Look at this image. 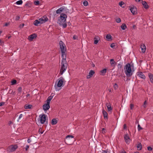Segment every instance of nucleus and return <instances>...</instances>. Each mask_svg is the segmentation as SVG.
Returning <instances> with one entry per match:
<instances>
[{"label": "nucleus", "instance_id": "nucleus-56", "mask_svg": "<svg viewBox=\"0 0 153 153\" xmlns=\"http://www.w3.org/2000/svg\"><path fill=\"white\" fill-rule=\"evenodd\" d=\"M127 128L126 125V124H124L123 126V128L124 129H126Z\"/></svg>", "mask_w": 153, "mask_h": 153}, {"label": "nucleus", "instance_id": "nucleus-45", "mask_svg": "<svg viewBox=\"0 0 153 153\" xmlns=\"http://www.w3.org/2000/svg\"><path fill=\"white\" fill-rule=\"evenodd\" d=\"M130 109H133L134 107V105L133 104H131L130 105Z\"/></svg>", "mask_w": 153, "mask_h": 153}, {"label": "nucleus", "instance_id": "nucleus-26", "mask_svg": "<svg viewBox=\"0 0 153 153\" xmlns=\"http://www.w3.org/2000/svg\"><path fill=\"white\" fill-rule=\"evenodd\" d=\"M39 24H40V23H39V20H35V21H34V24L36 25V26H37Z\"/></svg>", "mask_w": 153, "mask_h": 153}, {"label": "nucleus", "instance_id": "nucleus-31", "mask_svg": "<svg viewBox=\"0 0 153 153\" xmlns=\"http://www.w3.org/2000/svg\"><path fill=\"white\" fill-rule=\"evenodd\" d=\"M110 61V64L111 65L114 64L115 63V62L114 61L113 59H111Z\"/></svg>", "mask_w": 153, "mask_h": 153}, {"label": "nucleus", "instance_id": "nucleus-38", "mask_svg": "<svg viewBox=\"0 0 153 153\" xmlns=\"http://www.w3.org/2000/svg\"><path fill=\"white\" fill-rule=\"evenodd\" d=\"M44 131H42V129L41 128H40L39 130V133L42 134L43 133Z\"/></svg>", "mask_w": 153, "mask_h": 153}, {"label": "nucleus", "instance_id": "nucleus-44", "mask_svg": "<svg viewBox=\"0 0 153 153\" xmlns=\"http://www.w3.org/2000/svg\"><path fill=\"white\" fill-rule=\"evenodd\" d=\"M121 20L120 18H118L116 19V21L117 23H120Z\"/></svg>", "mask_w": 153, "mask_h": 153}, {"label": "nucleus", "instance_id": "nucleus-10", "mask_svg": "<svg viewBox=\"0 0 153 153\" xmlns=\"http://www.w3.org/2000/svg\"><path fill=\"white\" fill-rule=\"evenodd\" d=\"M43 109L45 111H47L50 108V103L46 102V103L45 104L42 106Z\"/></svg>", "mask_w": 153, "mask_h": 153}, {"label": "nucleus", "instance_id": "nucleus-32", "mask_svg": "<svg viewBox=\"0 0 153 153\" xmlns=\"http://www.w3.org/2000/svg\"><path fill=\"white\" fill-rule=\"evenodd\" d=\"M137 148L138 149H139V150H140L142 149V146L141 143H139L138 144L137 146Z\"/></svg>", "mask_w": 153, "mask_h": 153}, {"label": "nucleus", "instance_id": "nucleus-62", "mask_svg": "<svg viewBox=\"0 0 153 153\" xmlns=\"http://www.w3.org/2000/svg\"><path fill=\"white\" fill-rule=\"evenodd\" d=\"M135 0L136 1L138 2H139L140 1V0Z\"/></svg>", "mask_w": 153, "mask_h": 153}, {"label": "nucleus", "instance_id": "nucleus-9", "mask_svg": "<svg viewBox=\"0 0 153 153\" xmlns=\"http://www.w3.org/2000/svg\"><path fill=\"white\" fill-rule=\"evenodd\" d=\"M124 138L126 143L127 144H129L130 142V139L128 134H125L124 136Z\"/></svg>", "mask_w": 153, "mask_h": 153}, {"label": "nucleus", "instance_id": "nucleus-48", "mask_svg": "<svg viewBox=\"0 0 153 153\" xmlns=\"http://www.w3.org/2000/svg\"><path fill=\"white\" fill-rule=\"evenodd\" d=\"M147 149L149 151H151L152 150V148L150 146H148L147 147Z\"/></svg>", "mask_w": 153, "mask_h": 153}, {"label": "nucleus", "instance_id": "nucleus-53", "mask_svg": "<svg viewBox=\"0 0 153 153\" xmlns=\"http://www.w3.org/2000/svg\"><path fill=\"white\" fill-rule=\"evenodd\" d=\"M4 104V102H0V106L3 105Z\"/></svg>", "mask_w": 153, "mask_h": 153}, {"label": "nucleus", "instance_id": "nucleus-13", "mask_svg": "<svg viewBox=\"0 0 153 153\" xmlns=\"http://www.w3.org/2000/svg\"><path fill=\"white\" fill-rule=\"evenodd\" d=\"M17 148V146L16 145H11L9 147V149L11 152L14 151Z\"/></svg>", "mask_w": 153, "mask_h": 153}, {"label": "nucleus", "instance_id": "nucleus-61", "mask_svg": "<svg viewBox=\"0 0 153 153\" xmlns=\"http://www.w3.org/2000/svg\"><path fill=\"white\" fill-rule=\"evenodd\" d=\"M30 96V94H27V95H26V97H29Z\"/></svg>", "mask_w": 153, "mask_h": 153}, {"label": "nucleus", "instance_id": "nucleus-4", "mask_svg": "<svg viewBox=\"0 0 153 153\" xmlns=\"http://www.w3.org/2000/svg\"><path fill=\"white\" fill-rule=\"evenodd\" d=\"M59 44L62 53V58H66V54L65 52H66V49L65 45L61 41L59 42Z\"/></svg>", "mask_w": 153, "mask_h": 153}, {"label": "nucleus", "instance_id": "nucleus-37", "mask_svg": "<svg viewBox=\"0 0 153 153\" xmlns=\"http://www.w3.org/2000/svg\"><path fill=\"white\" fill-rule=\"evenodd\" d=\"M146 105H147V102H146V100L144 101V102L143 105V106L144 108H146Z\"/></svg>", "mask_w": 153, "mask_h": 153}, {"label": "nucleus", "instance_id": "nucleus-49", "mask_svg": "<svg viewBox=\"0 0 153 153\" xmlns=\"http://www.w3.org/2000/svg\"><path fill=\"white\" fill-rule=\"evenodd\" d=\"M114 46L115 45L114 43H112L110 45V47L112 48H113Z\"/></svg>", "mask_w": 153, "mask_h": 153}, {"label": "nucleus", "instance_id": "nucleus-3", "mask_svg": "<svg viewBox=\"0 0 153 153\" xmlns=\"http://www.w3.org/2000/svg\"><path fill=\"white\" fill-rule=\"evenodd\" d=\"M61 68L59 74L62 75L67 69L68 64L66 60V58H62L61 63Z\"/></svg>", "mask_w": 153, "mask_h": 153}, {"label": "nucleus", "instance_id": "nucleus-58", "mask_svg": "<svg viewBox=\"0 0 153 153\" xmlns=\"http://www.w3.org/2000/svg\"><path fill=\"white\" fill-rule=\"evenodd\" d=\"M13 123L11 121H10L8 123V124L9 125H10L11 124H12Z\"/></svg>", "mask_w": 153, "mask_h": 153}, {"label": "nucleus", "instance_id": "nucleus-51", "mask_svg": "<svg viewBox=\"0 0 153 153\" xmlns=\"http://www.w3.org/2000/svg\"><path fill=\"white\" fill-rule=\"evenodd\" d=\"M29 148V146L28 145H27L26 146V147H25V150L26 151H27L28 149Z\"/></svg>", "mask_w": 153, "mask_h": 153}, {"label": "nucleus", "instance_id": "nucleus-55", "mask_svg": "<svg viewBox=\"0 0 153 153\" xmlns=\"http://www.w3.org/2000/svg\"><path fill=\"white\" fill-rule=\"evenodd\" d=\"M31 140L30 139H29L27 140V142L28 143H30V142H31Z\"/></svg>", "mask_w": 153, "mask_h": 153}, {"label": "nucleus", "instance_id": "nucleus-27", "mask_svg": "<svg viewBox=\"0 0 153 153\" xmlns=\"http://www.w3.org/2000/svg\"><path fill=\"white\" fill-rule=\"evenodd\" d=\"M107 71V70L106 69H104L100 71V73L102 74V75H104L106 73Z\"/></svg>", "mask_w": 153, "mask_h": 153}, {"label": "nucleus", "instance_id": "nucleus-41", "mask_svg": "<svg viewBox=\"0 0 153 153\" xmlns=\"http://www.w3.org/2000/svg\"><path fill=\"white\" fill-rule=\"evenodd\" d=\"M138 130L139 131L142 129V128L140 126L139 124H138L137 126Z\"/></svg>", "mask_w": 153, "mask_h": 153}, {"label": "nucleus", "instance_id": "nucleus-23", "mask_svg": "<svg viewBox=\"0 0 153 153\" xmlns=\"http://www.w3.org/2000/svg\"><path fill=\"white\" fill-rule=\"evenodd\" d=\"M53 96H51L49 97L48 99H47L46 102H48V103H50V102H51V101L53 98Z\"/></svg>", "mask_w": 153, "mask_h": 153}, {"label": "nucleus", "instance_id": "nucleus-17", "mask_svg": "<svg viewBox=\"0 0 153 153\" xmlns=\"http://www.w3.org/2000/svg\"><path fill=\"white\" fill-rule=\"evenodd\" d=\"M148 76L150 79V82L151 83H153V75L150 73L148 74Z\"/></svg>", "mask_w": 153, "mask_h": 153}, {"label": "nucleus", "instance_id": "nucleus-35", "mask_svg": "<svg viewBox=\"0 0 153 153\" xmlns=\"http://www.w3.org/2000/svg\"><path fill=\"white\" fill-rule=\"evenodd\" d=\"M34 4L36 5H39V1H35L34 2Z\"/></svg>", "mask_w": 153, "mask_h": 153}, {"label": "nucleus", "instance_id": "nucleus-28", "mask_svg": "<svg viewBox=\"0 0 153 153\" xmlns=\"http://www.w3.org/2000/svg\"><path fill=\"white\" fill-rule=\"evenodd\" d=\"M57 120L55 119H53L52 120L51 123L52 125H55L57 123Z\"/></svg>", "mask_w": 153, "mask_h": 153}, {"label": "nucleus", "instance_id": "nucleus-30", "mask_svg": "<svg viewBox=\"0 0 153 153\" xmlns=\"http://www.w3.org/2000/svg\"><path fill=\"white\" fill-rule=\"evenodd\" d=\"M23 1L22 0H20L16 2V4L17 5H21L22 4Z\"/></svg>", "mask_w": 153, "mask_h": 153}, {"label": "nucleus", "instance_id": "nucleus-19", "mask_svg": "<svg viewBox=\"0 0 153 153\" xmlns=\"http://www.w3.org/2000/svg\"><path fill=\"white\" fill-rule=\"evenodd\" d=\"M102 113L105 118L108 119V114L107 112L104 109L102 110Z\"/></svg>", "mask_w": 153, "mask_h": 153}, {"label": "nucleus", "instance_id": "nucleus-24", "mask_svg": "<svg viewBox=\"0 0 153 153\" xmlns=\"http://www.w3.org/2000/svg\"><path fill=\"white\" fill-rule=\"evenodd\" d=\"M32 105H31L26 104L25 106V108L26 109H29L31 108Z\"/></svg>", "mask_w": 153, "mask_h": 153}, {"label": "nucleus", "instance_id": "nucleus-52", "mask_svg": "<svg viewBox=\"0 0 153 153\" xmlns=\"http://www.w3.org/2000/svg\"><path fill=\"white\" fill-rule=\"evenodd\" d=\"M112 89V88H108V90L109 92H111V90Z\"/></svg>", "mask_w": 153, "mask_h": 153}, {"label": "nucleus", "instance_id": "nucleus-11", "mask_svg": "<svg viewBox=\"0 0 153 153\" xmlns=\"http://www.w3.org/2000/svg\"><path fill=\"white\" fill-rule=\"evenodd\" d=\"M94 73L95 72L94 71L92 70H90L89 73V74L87 76V79L90 78Z\"/></svg>", "mask_w": 153, "mask_h": 153}, {"label": "nucleus", "instance_id": "nucleus-14", "mask_svg": "<svg viewBox=\"0 0 153 153\" xmlns=\"http://www.w3.org/2000/svg\"><path fill=\"white\" fill-rule=\"evenodd\" d=\"M137 76L143 79H145L146 78L145 76L142 72H138Z\"/></svg>", "mask_w": 153, "mask_h": 153}, {"label": "nucleus", "instance_id": "nucleus-21", "mask_svg": "<svg viewBox=\"0 0 153 153\" xmlns=\"http://www.w3.org/2000/svg\"><path fill=\"white\" fill-rule=\"evenodd\" d=\"M64 10V8L62 7H60L59 9L56 10V13L57 14L60 13Z\"/></svg>", "mask_w": 153, "mask_h": 153}, {"label": "nucleus", "instance_id": "nucleus-15", "mask_svg": "<svg viewBox=\"0 0 153 153\" xmlns=\"http://www.w3.org/2000/svg\"><path fill=\"white\" fill-rule=\"evenodd\" d=\"M36 37V35L35 34H33L28 37V39L30 41L32 40L34 38Z\"/></svg>", "mask_w": 153, "mask_h": 153}, {"label": "nucleus", "instance_id": "nucleus-54", "mask_svg": "<svg viewBox=\"0 0 153 153\" xmlns=\"http://www.w3.org/2000/svg\"><path fill=\"white\" fill-rule=\"evenodd\" d=\"M24 26V24H23L22 25H20V28H22Z\"/></svg>", "mask_w": 153, "mask_h": 153}, {"label": "nucleus", "instance_id": "nucleus-36", "mask_svg": "<svg viewBox=\"0 0 153 153\" xmlns=\"http://www.w3.org/2000/svg\"><path fill=\"white\" fill-rule=\"evenodd\" d=\"M113 87L115 90L117 89L118 88V85L116 83H115Z\"/></svg>", "mask_w": 153, "mask_h": 153}, {"label": "nucleus", "instance_id": "nucleus-43", "mask_svg": "<svg viewBox=\"0 0 153 153\" xmlns=\"http://www.w3.org/2000/svg\"><path fill=\"white\" fill-rule=\"evenodd\" d=\"M122 65L121 64H118L117 65V67L118 68H121L122 67Z\"/></svg>", "mask_w": 153, "mask_h": 153}, {"label": "nucleus", "instance_id": "nucleus-64", "mask_svg": "<svg viewBox=\"0 0 153 153\" xmlns=\"http://www.w3.org/2000/svg\"><path fill=\"white\" fill-rule=\"evenodd\" d=\"M107 153H110L109 152H108L107 151Z\"/></svg>", "mask_w": 153, "mask_h": 153}, {"label": "nucleus", "instance_id": "nucleus-59", "mask_svg": "<svg viewBox=\"0 0 153 153\" xmlns=\"http://www.w3.org/2000/svg\"><path fill=\"white\" fill-rule=\"evenodd\" d=\"M121 153H127L126 151L124 150H123L121 152Z\"/></svg>", "mask_w": 153, "mask_h": 153}, {"label": "nucleus", "instance_id": "nucleus-18", "mask_svg": "<svg viewBox=\"0 0 153 153\" xmlns=\"http://www.w3.org/2000/svg\"><path fill=\"white\" fill-rule=\"evenodd\" d=\"M142 4L143 5V6L144 7V8H145L146 9H148L149 7L148 5L147 4V3L145 1H142Z\"/></svg>", "mask_w": 153, "mask_h": 153}, {"label": "nucleus", "instance_id": "nucleus-7", "mask_svg": "<svg viewBox=\"0 0 153 153\" xmlns=\"http://www.w3.org/2000/svg\"><path fill=\"white\" fill-rule=\"evenodd\" d=\"M129 9L131 13L133 15H135L137 13V9L135 6L131 5L129 7Z\"/></svg>", "mask_w": 153, "mask_h": 153}, {"label": "nucleus", "instance_id": "nucleus-34", "mask_svg": "<svg viewBox=\"0 0 153 153\" xmlns=\"http://www.w3.org/2000/svg\"><path fill=\"white\" fill-rule=\"evenodd\" d=\"M83 4L84 6H86L88 5V2L87 1H85L83 2Z\"/></svg>", "mask_w": 153, "mask_h": 153}, {"label": "nucleus", "instance_id": "nucleus-57", "mask_svg": "<svg viewBox=\"0 0 153 153\" xmlns=\"http://www.w3.org/2000/svg\"><path fill=\"white\" fill-rule=\"evenodd\" d=\"M9 24V23H6L5 24L4 26H7Z\"/></svg>", "mask_w": 153, "mask_h": 153}, {"label": "nucleus", "instance_id": "nucleus-1", "mask_svg": "<svg viewBox=\"0 0 153 153\" xmlns=\"http://www.w3.org/2000/svg\"><path fill=\"white\" fill-rule=\"evenodd\" d=\"M67 16L64 13H61L60 16V18L58 19V23L62 26L63 27L65 28L66 27V19Z\"/></svg>", "mask_w": 153, "mask_h": 153}, {"label": "nucleus", "instance_id": "nucleus-22", "mask_svg": "<svg viewBox=\"0 0 153 153\" xmlns=\"http://www.w3.org/2000/svg\"><path fill=\"white\" fill-rule=\"evenodd\" d=\"M74 137L71 135H67L65 139V140L67 141H68L70 140V138H74Z\"/></svg>", "mask_w": 153, "mask_h": 153}, {"label": "nucleus", "instance_id": "nucleus-40", "mask_svg": "<svg viewBox=\"0 0 153 153\" xmlns=\"http://www.w3.org/2000/svg\"><path fill=\"white\" fill-rule=\"evenodd\" d=\"M73 39L74 40H75V39L78 40V36H77L76 35H74V36H73Z\"/></svg>", "mask_w": 153, "mask_h": 153}, {"label": "nucleus", "instance_id": "nucleus-12", "mask_svg": "<svg viewBox=\"0 0 153 153\" xmlns=\"http://www.w3.org/2000/svg\"><path fill=\"white\" fill-rule=\"evenodd\" d=\"M106 105L108 111H111L112 110V108L111 105L109 103H106Z\"/></svg>", "mask_w": 153, "mask_h": 153}, {"label": "nucleus", "instance_id": "nucleus-8", "mask_svg": "<svg viewBox=\"0 0 153 153\" xmlns=\"http://www.w3.org/2000/svg\"><path fill=\"white\" fill-rule=\"evenodd\" d=\"M48 19L46 16H43L40 18L39 20L40 24L45 23L48 20Z\"/></svg>", "mask_w": 153, "mask_h": 153}, {"label": "nucleus", "instance_id": "nucleus-60", "mask_svg": "<svg viewBox=\"0 0 153 153\" xmlns=\"http://www.w3.org/2000/svg\"><path fill=\"white\" fill-rule=\"evenodd\" d=\"M102 153H107V151H103L102 152Z\"/></svg>", "mask_w": 153, "mask_h": 153}, {"label": "nucleus", "instance_id": "nucleus-39", "mask_svg": "<svg viewBox=\"0 0 153 153\" xmlns=\"http://www.w3.org/2000/svg\"><path fill=\"white\" fill-rule=\"evenodd\" d=\"M16 80H13L11 81L12 84L13 85L15 84L16 83Z\"/></svg>", "mask_w": 153, "mask_h": 153}, {"label": "nucleus", "instance_id": "nucleus-16", "mask_svg": "<svg viewBox=\"0 0 153 153\" xmlns=\"http://www.w3.org/2000/svg\"><path fill=\"white\" fill-rule=\"evenodd\" d=\"M140 48L141 49L142 52L143 53L145 52L146 50V47L144 44H142L140 46Z\"/></svg>", "mask_w": 153, "mask_h": 153}, {"label": "nucleus", "instance_id": "nucleus-6", "mask_svg": "<svg viewBox=\"0 0 153 153\" xmlns=\"http://www.w3.org/2000/svg\"><path fill=\"white\" fill-rule=\"evenodd\" d=\"M40 122L41 123L44 124L46 121L47 116L45 114L40 115Z\"/></svg>", "mask_w": 153, "mask_h": 153}, {"label": "nucleus", "instance_id": "nucleus-47", "mask_svg": "<svg viewBox=\"0 0 153 153\" xmlns=\"http://www.w3.org/2000/svg\"><path fill=\"white\" fill-rule=\"evenodd\" d=\"M18 91L19 92H21L22 91V88L21 87H19L18 89Z\"/></svg>", "mask_w": 153, "mask_h": 153}, {"label": "nucleus", "instance_id": "nucleus-33", "mask_svg": "<svg viewBox=\"0 0 153 153\" xmlns=\"http://www.w3.org/2000/svg\"><path fill=\"white\" fill-rule=\"evenodd\" d=\"M23 115L22 114H20L17 121L18 122H19L21 119L23 117Z\"/></svg>", "mask_w": 153, "mask_h": 153}, {"label": "nucleus", "instance_id": "nucleus-5", "mask_svg": "<svg viewBox=\"0 0 153 153\" xmlns=\"http://www.w3.org/2000/svg\"><path fill=\"white\" fill-rule=\"evenodd\" d=\"M65 82L64 79L63 77H61L59 80L57 85L56 84H55L56 91H59L61 88H59L61 87L63 85L64 82Z\"/></svg>", "mask_w": 153, "mask_h": 153}, {"label": "nucleus", "instance_id": "nucleus-20", "mask_svg": "<svg viewBox=\"0 0 153 153\" xmlns=\"http://www.w3.org/2000/svg\"><path fill=\"white\" fill-rule=\"evenodd\" d=\"M99 37L98 36H96L94 38V43L95 44H97L99 42Z\"/></svg>", "mask_w": 153, "mask_h": 153}, {"label": "nucleus", "instance_id": "nucleus-2", "mask_svg": "<svg viewBox=\"0 0 153 153\" xmlns=\"http://www.w3.org/2000/svg\"><path fill=\"white\" fill-rule=\"evenodd\" d=\"M124 70L127 77H130L133 75L134 71L131 69V65L129 63H128L126 65L124 68Z\"/></svg>", "mask_w": 153, "mask_h": 153}, {"label": "nucleus", "instance_id": "nucleus-63", "mask_svg": "<svg viewBox=\"0 0 153 153\" xmlns=\"http://www.w3.org/2000/svg\"><path fill=\"white\" fill-rule=\"evenodd\" d=\"M134 153H140L138 152H134Z\"/></svg>", "mask_w": 153, "mask_h": 153}, {"label": "nucleus", "instance_id": "nucleus-46", "mask_svg": "<svg viewBox=\"0 0 153 153\" xmlns=\"http://www.w3.org/2000/svg\"><path fill=\"white\" fill-rule=\"evenodd\" d=\"M102 133H103V134H104L106 132L105 129L104 128H102Z\"/></svg>", "mask_w": 153, "mask_h": 153}, {"label": "nucleus", "instance_id": "nucleus-42", "mask_svg": "<svg viewBox=\"0 0 153 153\" xmlns=\"http://www.w3.org/2000/svg\"><path fill=\"white\" fill-rule=\"evenodd\" d=\"M124 3L123 2V1H121V2H120L119 3V5H120V6L121 7H122V5L124 4Z\"/></svg>", "mask_w": 153, "mask_h": 153}, {"label": "nucleus", "instance_id": "nucleus-25", "mask_svg": "<svg viewBox=\"0 0 153 153\" xmlns=\"http://www.w3.org/2000/svg\"><path fill=\"white\" fill-rule=\"evenodd\" d=\"M121 28L122 30H124L127 28V26L125 24L123 23L121 26Z\"/></svg>", "mask_w": 153, "mask_h": 153}, {"label": "nucleus", "instance_id": "nucleus-29", "mask_svg": "<svg viewBox=\"0 0 153 153\" xmlns=\"http://www.w3.org/2000/svg\"><path fill=\"white\" fill-rule=\"evenodd\" d=\"M106 37L108 41H109L110 40V39H111V36L110 34H108L106 35Z\"/></svg>", "mask_w": 153, "mask_h": 153}, {"label": "nucleus", "instance_id": "nucleus-50", "mask_svg": "<svg viewBox=\"0 0 153 153\" xmlns=\"http://www.w3.org/2000/svg\"><path fill=\"white\" fill-rule=\"evenodd\" d=\"M20 19V17L19 16H17L15 20H18Z\"/></svg>", "mask_w": 153, "mask_h": 153}]
</instances>
